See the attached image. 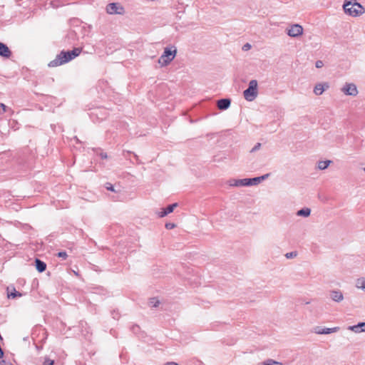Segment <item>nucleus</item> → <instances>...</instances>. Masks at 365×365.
Returning <instances> with one entry per match:
<instances>
[{"instance_id":"4c0bfd02","label":"nucleus","mask_w":365,"mask_h":365,"mask_svg":"<svg viewBox=\"0 0 365 365\" xmlns=\"http://www.w3.org/2000/svg\"><path fill=\"white\" fill-rule=\"evenodd\" d=\"M364 170L365 171V168H364Z\"/></svg>"},{"instance_id":"473e14b6","label":"nucleus","mask_w":365,"mask_h":365,"mask_svg":"<svg viewBox=\"0 0 365 365\" xmlns=\"http://www.w3.org/2000/svg\"><path fill=\"white\" fill-rule=\"evenodd\" d=\"M0 106L2 108L4 112L6 111L7 106L6 105H4V103H0Z\"/></svg>"},{"instance_id":"2f4dec72","label":"nucleus","mask_w":365,"mask_h":365,"mask_svg":"<svg viewBox=\"0 0 365 365\" xmlns=\"http://www.w3.org/2000/svg\"><path fill=\"white\" fill-rule=\"evenodd\" d=\"M250 47H251V46L249 43H246L243 46V50L247 51V50L250 49Z\"/></svg>"},{"instance_id":"b1692460","label":"nucleus","mask_w":365,"mask_h":365,"mask_svg":"<svg viewBox=\"0 0 365 365\" xmlns=\"http://www.w3.org/2000/svg\"><path fill=\"white\" fill-rule=\"evenodd\" d=\"M54 361L48 358H45L43 362V365H53Z\"/></svg>"},{"instance_id":"20e7f679","label":"nucleus","mask_w":365,"mask_h":365,"mask_svg":"<svg viewBox=\"0 0 365 365\" xmlns=\"http://www.w3.org/2000/svg\"><path fill=\"white\" fill-rule=\"evenodd\" d=\"M177 50L175 48L172 51L170 48H165L163 53L158 59V63L163 67L168 65L175 57Z\"/></svg>"},{"instance_id":"412c9836","label":"nucleus","mask_w":365,"mask_h":365,"mask_svg":"<svg viewBox=\"0 0 365 365\" xmlns=\"http://www.w3.org/2000/svg\"><path fill=\"white\" fill-rule=\"evenodd\" d=\"M247 182H249L247 185L251 186V185L259 184L260 182V179L258 177L253 178H247Z\"/></svg>"},{"instance_id":"5701e85b","label":"nucleus","mask_w":365,"mask_h":365,"mask_svg":"<svg viewBox=\"0 0 365 365\" xmlns=\"http://www.w3.org/2000/svg\"><path fill=\"white\" fill-rule=\"evenodd\" d=\"M105 187L106 190L111 191V192H118L110 182H106L105 184Z\"/></svg>"},{"instance_id":"9b49d317","label":"nucleus","mask_w":365,"mask_h":365,"mask_svg":"<svg viewBox=\"0 0 365 365\" xmlns=\"http://www.w3.org/2000/svg\"><path fill=\"white\" fill-rule=\"evenodd\" d=\"M178 203H173L171 205H169L166 208L162 209V211L158 213V216L160 217H163L168 215L169 213H171L173 212L174 209L178 207Z\"/></svg>"},{"instance_id":"c756f323","label":"nucleus","mask_w":365,"mask_h":365,"mask_svg":"<svg viewBox=\"0 0 365 365\" xmlns=\"http://www.w3.org/2000/svg\"><path fill=\"white\" fill-rule=\"evenodd\" d=\"M165 227L167 229H173V227H175V224H173V223H167L165 225Z\"/></svg>"},{"instance_id":"423d86ee","label":"nucleus","mask_w":365,"mask_h":365,"mask_svg":"<svg viewBox=\"0 0 365 365\" xmlns=\"http://www.w3.org/2000/svg\"><path fill=\"white\" fill-rule=\"evenodd\" d=\"M287 34L290 37H299L303 34V27L297 24H292L287 29Z\"/></svg>"},{"instance_id":"f704fd0d","label":"nucleus","mask_w":365,"mask_h":365,"mask_svg":"<svg viewBox=\"0 0 365 365\" xmlns=\"http://www.w3.org/2000/svg\"><path fill=\"white\" fill-rule=\"evenodd\" d=\"M3 355H4V352L1 349V348L0 347V359L3 356Z\"/></svg>"},{"instance_id":"0eeeda50","label":"nucleus","mask_w":365,"mask_h":365,"mask_svg":"<svg viewBox=\"0 0 365 365\" xmlns=\"http://www.w3.org/2000/svg\"><path fill=\"white\" fill-rule=\"evenodd\" d=\"M345 95L356 96L358 94V90L354 83H346L341 89Z\"/></svg>"},{"instance_id":"c9c22d12","label":"nucleus","mask_w":365,"mask_h":365,"mask_svg":"<svg viewBox=\"0 0 365 365\" xmlns=\"http://www.w3.org/2000/svg\"><path fill=\"white\" fill-rule=\"evenodd\" d=\"M257 365H267V361H264V362H262V363H259Z\"/></svg>"},{"instance_id":"39448f33","label":"nucleus","mask_w":365,"mask_h":365,"mask_svg":"<svg viewBox=\"0 0 365 365\" xmlns=\"http://www.w3.org/2000/svg\"><path fill=\"white\" fill-rule=\"evenodd\" d=\"M106 11L109 14H123V6L119 3H110L106 6Z\"/></svg>"},{"instance_id":"9d476101","label":"nucleus","mask_w":365,"mask_h":365,"mask_svg":"<svg viewBox=\"0 0 365 365\" xmlns=\"http://www.w3.org/2000/svg\"><path fill=\"white\" fill-rule=\"evenodd\" d=\"M230 186H235V187H241V186H248L247 184L249 182H247V178L244 179H232L229 181Z\"/></svg>"},{"instance_id":"cd10ccee","label":"nucleus","mask_w":365,"mask_h":365,"mask_svg":"<svg viewBox=\"0 0 365 365\" xmlns=\"http://www.w3.org/2000/svg\"><path fill=\"white\" fill-rule=\"evenodd\" d=\"M57 256H58V257H61V258H63V259H66V257H67V256H68V255H67V253H66V252H59L57 254Z\"/></svg>"},{"instance_id":"a878e982","label":"nucleus","mask_w":365,"mask_h":365,"mask_svg":"<svg viewBox=\"0 0 365 365\" xmlns=\"http://www.w3.org/2000/svg\"><path fill=\"white\" fill-rule=\"evenodd\" d=\"M267 365H282V364L272 359H268L267 360Z\"/></svg>"},{"instance_id":"4468645a","label":"nucleus","mask_w":365,"mask_h":365,"mask_svg":"<svg viewBox=\"0 0 365 365\" xmlns=\"http://www.w3.org/2000/svg\"><path fill=\"white\" fill-rule=\"evenodd\" d=\"M0 56L4 58H9L11 56V50L6 44L1 42H0Z\"/></svg>"},{"instance_id":"a211bd4d","label":"nucleus","mask_w":365,"mask_h":365,"mask_svg":"<svg viewBox=\"0 0 365 365\" xmlns=\"http://www.w3.org/2000/svg\"><path fill=\"white\" fill-rule=\"evenodd\" d=\"M311 214V209L309 207H304L297 211V215L307 217Z\"/></svg>"},{"instance_id":"72a5a7b5","label":"nucleus","mask_w":365,"mask_h":365,"mask_svg":"<svg viewBox=\"0 0 365 365\" xmlns=\"http://www.w3.org/2000/svg\"><path fill=\"white\" fill-rule=\"evenodd\" d=\"M167 365H179V364L175 362H168V363H167Z\"/></svg>"},{"instance_id":"c85d7f7f","label":"nucleus","mask_w":365,"mask_h":365,"mask_svg":"<svg viewBox=\"0 0 365 365\" xmlns=\"http://www.w3.org/2000/svg\"><path fill=\"white\" fill-rule=\"evenodd\" d=\"M315 66H316V67H317V68H319L323 67V66H324V63H323V61H322L319 60V61H316Z\"/></svg>"},{"instance_id":"e433bc0d","label":"nucleus","mask_w":365,"mask_h":365,"mask_svg":"<svg viewBox=\"0 0 365 365\" xmlns=\"http://www.w3.org/2000/svg\"><path fill=\"white\" fill-rule=\"evenodd\" d=\"M102 157H103V158H107V155H106V154H105V155H103V156H102Z\"/></svg>"},{"instance_id":"7c9ffc66","label":"nucleus","mask_w":365,"mask_h":365,"mask_svg":"<svg viewBox=\"0 0 365 365\" xmlns=\"http://www.w3.org/2000/svg\"><path fill=\"white\" fill-rule=\"evenodd\" d=\"M269 174H265L262 176L258 177L260 179V182L267 179L269 177Z\"/></svg>"},{"instance_id":"7ed1b4c3","label":"nucleus","mask_w":365,"mask_h":365,"mask_svg":"<svg viewBox=\"0 0 365 365\" xmlns=\"http://www.w3.org/2000/svg\"><path fill=\"white\" fill-rule=\"evenodd\" d=\"M257 80H251L249 83L248 88L244 91L243 96L244 98L247 101H254L258 95L257 91Z\"/></svg>"},{"instance_id":"1a4fd4ad","label":"nucleus","mask_w":365,"mask_h":365,"mask_svg":"<svg viewBox=\"0 0 365 365\" xmlns=\"http://www.w3.org/2000/svg\"><path fill=\"white\" fill-rule=\"evenodd\" d=\"M329 88V84L327 82L317 83L314 88V93L317 96L322 95L324 91Z\"/></svg>"},{"instance_id":"6e6552de","label":"nucleus","mask_w":365,"mask_h":365,"mask_svg":"<svg viewBox=\"0 0 365 365\" xmlns=\"http://www.w3.org/2000/svg\"><path fill=\"white\" fill-rule=\"evenodd\" d=\"M339 330V327H335L333 328H322L321 327H315L313 329V332L317 334H329L331 333H335Z\"/></svg>"},{"instance_id":"2eb2a0df","label":"nucleus","mask_w":365,"mask_h":365,"mask_svg":"<svg viewBox=\"0 0 365 365\" xmlns=\"http://www.w3.org/2000/svg\"><path fill=\"white\" fill-rule=\"evenodd\" d=\"M348 329L355 333L364 332L365 331V322H359L356 325L349 326Z\"/></svg>"},{"instance_id":"4be33fe9","label":"nucleus","mask_w":365,"mask_h":365,"mask_svg":"<svg viewBox=\"0 0 365 365\" xmlns=\"http://www.w3.org/2000/svg\"><path fill=\"white\" fill-rule=\"evenodd\" d=\"M160 304V302L156 298H152L150 299L149 304L152 307H158Z\"/></svg>"},{"instance_id":"f03ea898","label":"nucleus","mask_w":365,"mask_h":365,"mask_svg":"<svg viewBox=\"0 0 365 365\" xmlns=\"http://www.w3.org/2000/svg\"><path fill=\"white\" fill-rule=\"evenodd\" d=\"M345 14L356 17L365 12V9L356 0H345L343 4Z\"/></svg>"},{"instance_id":"aec40b11","label":"nucleus","mask_w":365,"mask_h":365,"mask_svg":"<svg viewBox=\"0 0 365 365\" xmlns=\"http://www.w3.org/2000/svg\"><path fill=\"white\" fill-rule=\"evenodd\" d=\"M356 287L365 291V278H359L356 280Z\"/></svg>"},{"instance_id":"f8f14e48","label":"nucleus","mask_w":365,"mask_h":365,"mask_svg":"<svg viewBox=\"0 0 365 365\" xmlns=\"http://www.w3.org/2000/svg\"><path fill=\"white\" fill-rule=\"evenodd\" d=\"M331 299L336 302H340L344 299V295L339 290H332L330 292Z\"/></svg>"},{"instance_id":"6ab92c4d","label":"nucleus","mask_w":365,"mask_h":365,"mask_svg":"<svg viewBox=\"0 0 365 365\" xmlns=\"http://www.w3.org/2000/svg\"><path fill=\"white\" fill-rule=\"evenodd\" d=\"M331 160H320L318 162L317 168L319 170H325L331 164Z\"/></svg>"},{"instance_id":"dca6fc26","label":"nucleus","mask_w":365,"mask_h":365,"mask_svg":"<svg viewBox=\"0 0 365 365\" xmlns=\"http://www.w3.org/2000/svg\"><path fill=\"white\" fill-rule=\"evenodd\" d=\"M35 263H36V268L39 272H43L46 270V264L44 262H43L38 259H36Z\"/></svg>"},{"instance_id":"f257e3e1","label":"nucleus","mask_w":365,"mask_h":365,"mask_svg":"<svg viewBox=\"0 0 365 365\" xmlns=\"http://www.w3.org/2000/svg\"><path fill=\"white\" fill-rule=\"evenodd\" d=\"M81 52V48H76L73 49L72 51H61L59 54H58L56 57V58L53 61H51L48 63V66L50 67H56L61 66L63 63H66L76 56H78Z\"/></svg>"},{"instance_id":"bb28decb","label":"nucleus","mask_w":365,"mask_h":365,"mask_svg":"<svg viewBox=\"0 0 365 365\" xmlns=\"http://www.w3.org/2000/svg\"><path fill=\"white\" fill-rule=\"evenodd\" d=\"M261 148V143H257L250 150L251 153H254L258 150H259Z\"/></svg>"},{"instance_id":"f3484780","label":"nucleus","mask_w":365,"mask_h":365,"mask_svg":"<svg viewBox=\"0 0 365 365\" xmlns=\"http://www.w3.org/2000/svg\"><path fill=\"white\" fill-rule=\"evenodd\" d=\"M9 289H10V287H7V291H8L7 297H8V298L14 299V298H16L17 297H21L22 296V294L19 292H17L14 287H12V289H11V292H9Z\"/></svg>"},{"instance_id":"ddd939ff","label":"nucleus","mask_w":365,"mask_h":365,"mask_svg":"<svg viewBox=\"0 0 365 365\" xmlns=\"http://www.w3.org/2000/svg\"><path fill=\"white\" fill-rule=\"evenodd\" d=\"M231 103V101L229 98H222L217 101V106L220 110H224L227 109Z\"/></svg>"},{"instance_id":"393cba45","label":"nucleus","mask_w":365,"mask_h":365,"mask_svg":"<svg viewBox=\"0 0 365 365\" xmlns=\"http://www.w3.org/2000/svg\"><path fill=\"white\" fill-rule=\"evenodd\" d=\"M297 252H288L285 255V257L287 258V259H291V258H293L294 257L297 256Z\"/></svg>"}]
</instances>
